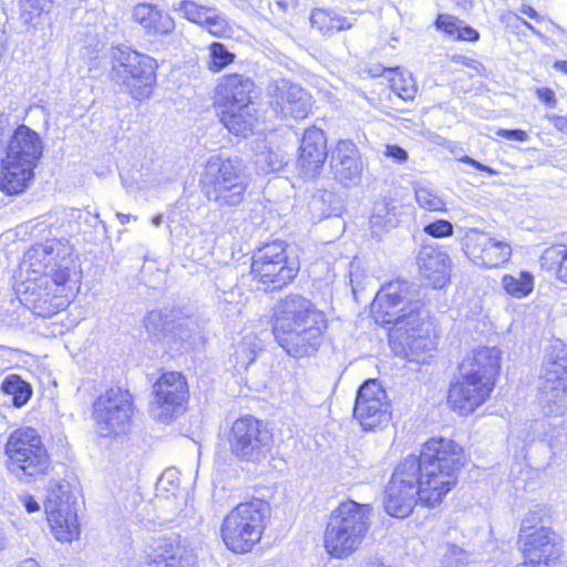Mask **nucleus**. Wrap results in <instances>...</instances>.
<instances>
[{"label":"nucleus","mask_w":567,"mask_h":567,"mask_svg":"<svg viewBox=\"0 0 567 567\" xmlns=\"http://www.w3.org/2000/svg\"><path fill=\"white\" fill-rule=\"evenodd\" d=\"M464 451L453 440L430 439L419 455L410 454L394 468L383 495L385 512L393 517L409 516L417 502L439 505L456 485Z\"/></svg>","instance_id":"f257e3e1"},{"label":"nucleus","mask_w":567,"mask_h":567,"mask_svg":"<svg viewBox=\"0 0 567 567\" xmlns=\"http://www.w3.org/2000/svg\"><path fill=\"white\" fill-rule=\"evenodd\" d=\"M54 246L60 244L50 240L28 249L16 281L20 302L43 318L63 310L79 290L80 272L72 258L63 256L59 264H54L58 268L51 270L45 269L44 264L38 262L39 257L54 252Z\"/></svg>","instance_id":"f03ea898"},{"label":"nucleus","mask_w":567,"mask_h":567,"mask_svg":"<svg viewBox=\"0 0 567 567\" xmlns=\"http://www.w3.org/2000/svg\"><path fill=\"white\" fill-rule=\"evenodd\" d=\"M372 313L378 324L390 326L389 343L396 354L419 361L434 348L429 311L420 300L409 298L406 281L384 285L374 298Z\"/></svg>","instance_id":"7ed1b4c3"},{"label":"nucleus","mask_w":567,"mask_h":567,"mask_svg":"<svg viewBox=\"0 0 567 567\" xmlns=\"http://www.w3.org/2000/svg\"><path fill=\"white\" fill-rule=\"evenodd\" d=\"M272 320L274 337L290 357L310 355L322 343L326 315L299 293L282 298L274 309Z\"/></svg>","instance_id":"20e7f679"},{"label":"nucleus","mask_w":567,"mask_h":567,"mask_svg":"<svg viewBox=\"0 0 567 567\" xmlns=\"http://www.w3.org/2000/svg\"><path fill=\"white\" fill-rule=\"evenodd\" d=\"M1 151L0 190L7 195L20 194L34 177L43 152L42 140L27 125H19L1 142Z\"/></svg>","instance_id":"39448f33"},{"label":"nucleus","mask_w":567,"mask_h":567,"mask_svg":"<svg viewBox=\"0 0 567 567\" xmlns=\"http://www.w3.org/2000/svg\"><path fill=\"white\" fill-rule=\"evenodd\" d=\"M372 507L348 501L339 504L328 519L323 534L327 553L337 559H346L363 545L371 526Z\"/></svg>","instance_id":"423d86ee"},{"label":"nucleus","mask_w":567,"mask_h":567,"mask_svg":"<svg viewBox=\"0 0 567 567\" xmlns=\"http://www.w3.org/2000/svg\"><path fill=\"white\" fill-rule=\"evenodd\" d=\"M4 452L7 468L20 482L43 478L51 470V458L41 436L33 427H20L10 433Z\"/></svg>","instance_id":"0eeeda50"},{"label":"nucleus","mask_w":567,"mask_h":567,"mask_svg":"<svg viewBox=\"0 0 567 567\" xmlns=\"http://www.w3.org/2000/svg\"><path fill=\"white\" fill-rule=\"evenodd\" d=\"M202 183L206 198L219 208L239 206L249 186L245 166L238 157L212 156Z\"/></svg>","instance_id":"6e6552de"},{"label":"nucleus","mask_w":567,"mask_h":567,"mask_svg":"<svg viewBox=\"0 0 567 567\" xmlns=\"http://www.w3.org/2000/svg\"><path fill=\"white\" fill-rule=\"evenodd\" d=\"M269 511V504L259 498L238 504L221 525L225 545L234 553L249 551L261 538Z\"/></svg>","instance_id":"1a4fd4ad"},{"label":"nucleus","mask_w":567,"mask_h":567,"mask_svg":"<svg viewBox=\"0 0 567 567\" xmlns=\"http://www.w3.org/2000/svg\"><path fill=\"white\" fill-rule=\"evenodd\" d=\"M135 406L132 394L122 388H111L93 402L92 419L96 433L103 437H120L131 432Z\"/></svg>","instance_id":"9d476101"},{"label":"nucleus","mask_w":567,"mask_h":567,"mask_svg":"<svg viewBox=\"0 0 567 567\" xmlns=\"http://www.w3.org/2000/svg\"><path fill=\"white\" fill-rule=\"evenodd\" d=\"M286 248L284 241H272L254 254L250 272L258 289L280 290L297 277L299 265L289 259Z\"/></svg>","instance_id":"9b49d317"},{"label":"nucleus","mask_w":567,"mask_h":567,"mask_svg":"<svg viewBox=\"0 0 567 567\" xmlns=\"http://www.w3.org/2000/svg\"><path fill=\"white\" fill-rule=\"evenodd\" d=\"M156 61L136 51H120L114 56L112 80L124 85L128 94L138 101L150 99L156 83Z\"/></svg>","instance_id":"f8f14e48"},{"label":"nucleus","mask_w":567,"mask_h":567,"mask_svg":"<svg viewBox=\"0 0 567 567\" xmlns=\"http://www.w3.org/2000/svg\"><path fill=\"white\" fill-rule=\"evenodd\" d=\"M353 417L364 431L382 429L390 422L391 403L377 379L367 380L358 389Z\"/></svg>","instance_id":"ddd939ff"},{"label":"nucleus","mask_w":567,"mask_h":567,"mask_svg":"<svg viewBox=\"0 0 567 567\" xmlns=\"http://www.w3.org/2000/svg\"><path fill=\"white\" fill-rule=\"evenodd\" d=\"M271 434L258 419L246 415L236 420L229 434L230 451L243 460L258 462L269 451Z\"/></svg>","instance_id":"4468645a"},{"label":"nucleus","mask_w":567,"mask_h":567,"mask_svg":"<svg viewBox=\"0 0 567 567\" xmlns=\"http://www.w3.org/2000/svg\"><path fill=\"white\" fill-rule=\"evenodd\" d=\"M153 392L152 413L157 421L167 424L184 412L188 389L182 373H164L154 383Z\"/></svg>","instance_id":"2eb2a0df"},{"label":"nucleus","mask_w":567,"mask_h":567,"mask_svg":"<svg viewBox=\"0 0 567 567\" xmlns=\"http://www.w3.org/2000/svg\"><path fill=\"white\" fill-rule=\"evenodd\" d=\"M519 548L525 567H556L561 555V537L549 527L519 534Z\"/></svg>","instance_id":"dca6fc26"},{"label":"nucleus","mask_w":567,"mask_h":567,"mask_svg":"<svg viewBox=\"0 0 567 567\" xmlns=\"http://www.w3.org/2000/svg\"><path fill=\"white\" fill-rule=\"evenodd\" d=\"M463 250L475 265L486 268H495L505 264L512 255L508 243L477 229H470L466 233Z\"/></svg>","instance_id":"f3484780"},{"label":"nucleus","mask_w":567,"mask_h":567,"mask_svg":"<svg viewBox=\"0 0 567 567\" xmlns=\"http://www.w3.org/2000/svg\"><path fill=\"white\" fill-rule=\"evenodd\" d=\"M196 555L178 537L161 536L152 540L141 567H194Z\"/></svg>","instance_id":"a211bd4d"},{"label":"nucleus","mask_w":567,"mask_h":567,"mask_svg":"<svg viewBox=\"0 0 567 567\" xmlns=\"http://www.w3.org/2000/svg\"><path fill=\"white\" fill-rule=\"evenodd\" d=\"M493 388L488 381L461 372V377L450 388L449 402L461 415H467L488 398Z\"/></svg>","instance_id":"6ab92c4d"},{"label":"nucleus","mask_w":567,"mask_h":567,"mask_svg":"<svg viewBox=\"0 0 567 567\" xmlns=\"http://www.w3.org/2000/svg\"><path fill=\"white\" fill-rule=\"evenodd\" d=\"M330 169L334 181L344 187H354L361 183L363 163L360 152L351 141H340L331 152Z\"/></svg>","instance_id":"aec40b11"},{"label":"nucleus","mask_w":567,"mask_h":567,"mask_svg":"<svg viewBox=\"0 0 567 567\" xmlns=\"http://www.w3.org/2000/svg\"><path fill=\"white\" fill-rule=\"evenodd\" d=\"M327 155V138L323 131L318 127L306 130L297 159L299 174L305 178L317 177L322 171Z\"/></svg>","instance_id":"412c9836"},{"label":"nucleus","mask_w":567,"mask_h":567,"mask_svg":"<svg viewBox=\"0 0 567 567\" xmlns=\"http://www.w3.org/2000/svg\"><path fill=\"white\" fill-rule=\"evenodd\" d=\"M272 105L281 117L305 118L310 111L309 96L299 85L281 80L270 87Z\"/></svg>","instance_id":"4be33fe9"},{"label":"nucleus","mask_w":567,"mask_h":567,"mask_svg":"<svg viewBox=\"0 0 567 567\" xmlns=\"http://www.w3.org/2000/svg\"><path fill=\"white\" fill-rule=\"evenodd\" d=\"M420 274L433 288H443L451 278V258L439 246L423 245L416 257Z\"/></svg>","instance_id":"5701e85b"},{"label":"nucleus","mask_w":567,"mask_h":567,"mask_svg":"<svg viewBox=\"0 0 567 567\" xmlns=\"http://www.w3.org/2000/svg\"><path fill=\"white\" fill-rule=\"evenodd\" d=\"M254 81L244 74L230 73L221 76L215 89L216 103L221 109L246 107L251 105V93L254 92Z\"/></svg>","instance_id":"b1692460"},{"label":"nucleus","mask_w":567,"mask_h":567,"mask_svg":"<svg viewBox=\"0 0 567 567\" xmlns=\"http://www.w3.org/2000/svg\"><path fill=\"white\" fill-rule=\"evenodd\" d=\"M501 352L497 348H480L473 351L460 365L461 372L475 379L488 381L494 385V379L499 370Z\"/></svg>","instance_id":"393cba45"},{"label":"nucleus","mask_w":567,"mask_h":567,"mask_svg":"<svg viewBox=\"0 0 567 567\" xmlns=\"http://www.w3.org/2000/svg\"><path fill=\"white\" fill-rule=\"evenodd\" d=\"M132 19L150 35H168L175 29V21L167 12L146 2L133 7Z\"/></svg>","instance_id":"a878e982"},{"label":"nucleus","mask_w":567,"mask_h":567,"mask_svg":"<svg viewBox=\"0 0 567 567\" xmlns=\"http://www.w3.org/2000/svg\"><path fill=\"white\" fill-rule=\"evenodd\" d=\"M539 404L546 416L564 414L567 410V383L542 380L539 386Z\"/></svg>","instance_id":"bb28decb"},{"label":"nucleus","mask_w":567,"mask_h":567,"mask_svg":"<svg viewBox=\"0 0 567 567\" xmlns=\"http://www.w3.org/2000/svg\"><path fill=\"white\" fill-rule=\"evenodd\" d=\"M54 537L59 542H72L80 535V525L75 506H64L47 514Z\"/></svg>","instance_id":"cd10ccee"},{"label":"nucleus","mask_w":567,"mask_h":567,"mask_svg":"<svg viewBox=\"0 0 567 567\" xmlns=\"http://www.w3.org/2000/svg\"><path fill=\"white\" fill-rule=\"evenodd\" d=\"M254 112L251 105L240 107V110H236V107L223 109L220 121L230 133L247 136L255 126Z\"/></svg>","instance_id":"c85d7f7f"},{"label":"nucleus","mask_w":567,"mask_h":567,"mask_svg":"<svg viewBox=\"0 0 567 567\" xmlns=\"http://www.w3.org/2000/svg\"><path fill=\"white\" fill-rule=\"evenodd\" d=\"M539 262L544 270L554 272L558 280L567 284V246L547 247L542 252Z\"/></svg>","instance_id":"c756f323"},{"label":"nucleus","mask_w":567,"mask_h":567,"mask_svg":"<svg viewBox=\"0 0 567 567\" xmlns=\"http://www.w3.org/2000/svg\"><path fill=\"white\" fill-rule=\"evenodd\" d=\"M1 391L12 398L16 408L25 405L32 396V386L18 374L7 375L1 383Z\"/></svg>","instance_id":"7c9ffc66"},{"label":"nucleus","mask_w":567,"mask_h":567,"mask_svg":"<svg viewBox=\"0 0 567 567\" xmlns=\"http://www.w3.org/2000/svg\"><path fill=\"white\" fill-rule=\"evenodd\" d=\"M504 290L512 297L520 299L528 296L534 288V276L529 271H518L502 278Z\"/></svg>","instance_id":"2f4dec72"},{"label":"nucleus","mask_w":567,"mask_h":567,"mask_svg":"<svg viewBox=\"0 0 567 567\" xmlns=\"http://www.w3.org/2000/svg\"><path fill=\"white\" fill-rule=\"evenodd\" d=\"M310 21L313 28H317L323 34H330L334 31L348 30L351 28V23L346 18L337 16L324 9H316Z\"/></svg>","instance_id":"473e14b6"},{"label":"nucleus","mask_w":567,"mask_h":567,"mask_svg":"<svg viewBox=\"0 0 567 567\" xmlns=\"http://www.w3.org/2000/svg\"><path fill=\"white\" fill-rule=\"evenodd\" d=\"M72 495L69 486L60 482H51L48 488V495L44 503L45 514L64 509V506H75L71 503Z\"/></svg>","instance_id":"72a5a7b5"},{"label":"nucleus","mask_w":567,"mask_h":567,"mask_svg":"<svg viewBox=\"0 0 567 567\" xmlns=\"http://www.w3.org/2000/svg\"><path fill=\"white\" fill-rule=\"evenodd\" d=\"M414 196L417 205L429 212H445V202L434 188L416 184Z\"/></svg>","instance_id":"f704fd0d"},{"label":"nucleus","mask_w":567,"mask_h":567,"mask_svg":"<svg viewBox=\"0 0 567 567\" xmlns=\"http://www.w3.org/2000/svg\"><path fill=\"white\" fill-rule=\"evenodd\" d=\"M542 380L561 381L567 383V357L549 354L543 364Z\"/></svg>","instance_id":"c9c22d12"},{"label":"nucleus","mask_w":567,"mask_h":567,"mask_svg":"<svg viewBox=\"0 0 567 567\" xmlns=\"http://www.w3.org/2000/svg\"><path fill=\"white\" fill-rule=\"evenodd\" d=\"M235 54L228 51L225 44L220 42H213L209 45V61L207 63L208 70L217 73L233 63Z\"/></svg>","instance_id":"e433bc0d"},{"label":"nucleus","mask_w":567,"mask_h":567,"mask_svg":"<svg viewBox=\"0 0 567 567\" xmlns=\"http://www.w3.org/2000/svg\"><path fill=\"white\" fill-rule=\"evenodd\" d=\"M51 8V0H22L20 2V18L27 24L37 23V19Z\"/></svg>","instance_id":"4c0bfd02"},{"label":"nucleus","mask_w":567,"mask_h":567,"mask_svg":"<svg viewBox=\"0 0 567 567\" xmlns=\"http://www.w3.org/2000/svg\"><path fill=\"white\" fill-rule=\"evenodd\" d=\"M175 9L182 12L188 21L203 25L205 17L212 13L213 7L200 6L193 0H182L176 4Z\"/></svg>","instance_id":"58836bf2"},{"label":"nucleus","mask_w":567,"mask_h":567,"mask_svg":"<svg viewBox=\"0 0 567 567\" xmlns=\"http://www.w3.org/2000/svg\"><path fill=\"white\" fill-rule=\"evenodd\" d=\"M203 27L215 37H224L229 30L227 18L215 7L212 9V13L205 17Z\"/></svg>","instance_id":"ea45409f"},{"label":"nucleus","mask_w":567,"mask_h":567,"mask_svg":"<svg viewBox=\"0 0 567 567\" xmlns=\"http://www.w3.org/2000/svg\"><path fill=\"white\" fill-rule=\"evenodd\" d=\"M156 488L159 493L165 492L173 496L181 493L179 476L176 470H166L157 481Z\"/></svg>","instance_id":"a19ab883"},{"label":"nucleus","mask_w":567,"mask_h":567,"mask_svg":"<svg viewBox=\"0 0 567 567\" xmlns=\"http://www.w3.org/2000/svg\"><path fill=\"white\" fill-rule=\"evenodd\" d=\"M332 194L326 190L316 193L309 202V208L319 218L328 217L331 214L330 205Z\"/></svg>","instance_id":"79ce46f5"},{"label":"nucleus","mask_w":567,"mask_h":567,"mask_svg":"<svg viewBox=\"0 0 567 567\" xmlns=\"http://www.w3.org/2000/svg\"><path fill=\"white\" fill-rule=\"evenodd\" d=\"M453 230L452 223L445 219H439L424 226V233L434 238L452 236Z\"/></svg>","instance_id":"37998d69"},{"label":"nucleus","mask_w":567,"mask_h":567,"mask_svg":"<svg viewBox=\"0 0 567 567\" xmlns=\"http://www.w3.org/2000/svg\"><path fill=\"white\" fill-rule=\"evenodd\" d=\"M443 559L447 567H462L467 561V555L462 548L447 545Z\"/></svg>","instance_id":"c03bdc74"},{"label":"nucleus","mask_w":567,"mask_h":567,"mask_svg":"<svg viewBox=\"0 0 567 567\" xmlns=\"http://www.w3.org/2000/svg\"><path fill=\"white\" fill-rule=\"evenodd\" d=\"M543 508L539 506H535V508L530 509L525 517L522 519L519 534L530 533L536 528V526L542 523Z\"/></svg>","instance_id":"a18cd8bd"},{"label":"nucleus","mask_w":567,"mask_h":567,"mask_svg":"<svg viewBox=\"0 0 567 567\" xmlns=\"http://www.w3.org/2000/svg\"><path fill=\"white\" fill-rule=\"evenodd\" d=\"M145 328L155 338H159L162 330L165 329V321L161 311H151L146 316Z\"/></svg>","instance_id":"49530a36"},{"label":"nucleus","mask_w":567,"mask_h":567,"mask_svg":"<svg viewBox=\"0 0 567 567\" xmlns=\"http://www.w3.org/2000/svg\"><path fill=\"white\" fill-rule=\"evenodd\" d=\"M461 24V20L447 14H440L435 22L437 29L455 38H457Z\"/></svg>","instance_id":"de8ad7c7"},{"label":"nucleus","mask_w":567,"mask_h":567,"mask_svg":"<svg viewBox=\"0 0 567 567\" xmlns=\"http://www.w3.org/2000/svg\"><path fill=\"white\" fill-rule=\"evenodd\" d=\"M19 305H22L20 300L17 302L14 300H10L7 307L0 308V323L7 326H14L19 321V316L17 313V309Z\"/></svg>","instance_id":"09e8293b"},{"label":"nucleus","mask_w":567,"mask_h":567,"mask_svg":"<svg viewBox=\"0 0 567 567\" xmlns=\"http://www.w3.org/2000/svg\"><path fill=\"white\" fill-rule=\"evenodd\" d=\"M405 80H394L392 84V89L398 93L400 97L403 100H412L416 93V87L412 81L410 83L403 84Z\"/></svg>","instance_id":"8fccbe9b"},{"label":"nucleus","mask_w":567,"mask_h":567,"mask_svg":"<svg viewBox=\"0 0 567 567\" xmlns=\"http://www.w3.org/2000/svg\"><path fill=\"white\" fill-rule=\"evenodd\" d=\"M257 163L261 165L262 163L267 164V167H261V169L266 173L278 171L281 167V161L277 158V156L271 153H261L257 157Z\"/></svg>","instance_id":"3c124183"},{"label":"nucleus","mask_w":567,"mask_h":567,"mask_svg":"<svg viewBox=\"0 0 567 567\" xmlns=\"http://www.w3.org/2000/svg\"><path fill=\"white\" fill-rule=\"evenodd\" d=\"M496 134L501 137H504L506 140L511 141H518V142H525L528 138V135L523 130H504L501 128L496 132Z\"/></svg>","instance_id":"603ef678"},{"label":"nucleus","mask_w":567,"mask_h":567,"mask_svg":"<svg viewBox=\"0 0 567 567\" xmlns=\"http://www.w3.org/2000/svg\"><path fill=\"white\" fill-rule=\"evenodd\" d=\"M385 155L398 163H404L408 161V152L399 145H388Z\"/></svg>","instance_id":"864d4df0"},{"label":"nucleus","mask_w":567,"mask_h":567,"mask_svg":"<svg viewBox=\"0 0 567 567\" xmlns=\"http://www.w3.org/2000/svg\"><path fill=\"white\" fill-rule=\"evenodd\" d=\"M537 97L543 101L545 104L554 107L557 103L555 92L548 87H538L536 89Z\"/></svg>","instance_id":"5fc2aeb1"},{"label":"nucleus","mask_w":567,"mask_h":567,"mask_svg":"<svg viewBox=\"0 0 567 567\" xmlns=\"http://www.w3.org/2000/svg\"><path fill=\"white\" fill-rule=\"evenodd\" d=\"M480 38V33L468 25H460L457 38L458 40H465V41H477Z\"/></svg>","instance_id":"6e6d98bb"},{"label":"nucleus","mask_w":567,"mask_h":567,"mask_svg":"<svg viewBox=\"0 0 567 567\" xmlns=\"http://www.w3.org/2000/svg\"><path fill=\"white\" fill-rule=\"evenodd\" d=\"M59 246H54V252L47 254L43 257H39L38 262L44 264L45 269L51 270V268H58L54 264H59L58 257L60 256Z\"/></svg>","instance_id":"4d7b16f0"},{"label":"nucleus","mask_w":567,"mask_h":567,"mask_svg":"<svg viewBox=\"0 0 567 567\" xmlns=\"http://www.w3.org/2000/svg\"><path fill=\"white\" fill-rule=\"evenodd\" d=\"M460 162L462 163H465V164H468V165H472L473 167H475L476 169L478 171H482V172H486L488 173L489 175L492 176H495L498 174V172L487 165H484L480 162H477L476 159H473L472 157L470 156H463L460 158Z\"/></svg>","instance_id":"13d9d810"},{"label":"nucleus","mask_w":567,"mask_h":567,"mask_svg":"<svg viewBox=\"0 0 567 567\" xmlns=\"http://www.w3.org/2000/svg\"><path fill=\"white\" fill-rule=\"evenodd\" d=\"M546 117L548 118V121L554 125V127L561 132V133H567V117L566 116H561V115H557V114H548L546 115Z\"/></svg>","instance_id":"bf43d9fd"},{"label":"nucleus","mask_w":567,"mask_h":567,"mask_svg":"<svg viewBox=\"0 0 567 567\" xmlns=\"http://www.w3.org/2000/svg\"><path fill=\"white\" fill-rule=\"evenodd\" d=\"M172 333H173V336L178 337L183 343L188 341L192 337L190 331L185 326V323L175 324L173 327Z\"/></svg>","instance_id":"052dcab7"},{"label":"nucleus","mask_w":567,"mask_h":567,"mask_svg":"<svg viewBox=\"0 0 567 567\" xmlns=\"http://www.w3.org/2000/svg\"><path fill=\"white\" fill-rule=\"evenodd\" d=\"M23 505L29 513H34L40 509L39 503L32 496L23 497Z\"/></svg>","instance_id":"680f3d73"},{"label":"nucleus","mask_w":567,"mask_h":567,"mask_svg":"<svg viewBox=\"0 0 567 567\" xmlns=\"http://www.w3.org/2000/svg\"><path fill=\"white\" fill-rule=\"evenodd\" d=\"M520 12L523 14L528 16L530 19H534L536 21H540V19H542L540 16L537 13V11L533 7H530V6L524 4L520 8Z\"/></svg>","instance_id":"e2e57ef3"},{"label":"nucleus","mask_w":567,"mask_h":567,"mask_svg":"<svg viewBox=\"0 0 567 567\" xmlns=\"http://www.w3.org/2000/svg\"><path fill=\"white\" fill-rule=\"evenodd\" d=\"M18 567H42V566L33 558H25L19 564Z\"/></svg>","instance_id":"0e129e2a"},{"label":"nucleus","mask_w":567,"mask_h":567,"mask_svg":"<svg viewBox=\"0 0 567 567\" xmlns=\"http://www.w3.org/2000/svg\"><path fill=\"white\" fill-rule=\"evenodd\" d=\"M116 217L121 221V224L130 223L131 220H136V216L130 215V214H122L117 213Z\"/></svg>","instance_id":"69168bd1"},{"label":"nucleus","mask_w":567,"mask_h":567,"mask_svg":"<svg viewBox=\"0 0 567 567\" xmlns=\"http://www.w3.org/2000/svg\"><path fill=\"white\" fill-rule=\"evenodd\" d=\"M8 547V538L6 537L4 532L0 527V550H3Z\"/></svg>","instance_id":"338daca9"},{"label":"nucleus","mask_w":567,"mask_h":567,"mask_svg":"<svg viewBox=\"0 0 567 567\" xmlns=\"http://www.w3.org/2000/svg\"><path fill=\"white\" fill-rule=\"evenodd\" d=\"M555 68L567 74V61H557Z\"/></svg>","instance_id":"774afa93"}]
</instances>
